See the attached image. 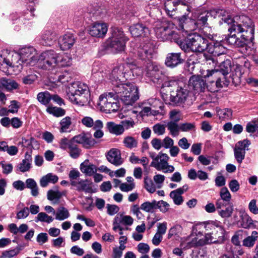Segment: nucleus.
<instances>
[{
  "mask_svg": "<svg viewBox=\"0 0 258 258\" xmlns=\"http://www.w3.org/2000/svg\"><path fill=\"white\" fill-rule=\"evenodd\" d=\"M221 20L230 25L228 28L230 34L225 39L226 43L237 47H244L253 44L254 28L252 20L245 15L231 18L224 15Z\"/></svg>",
  "mask_w": 258,
  "mask_h": 258,
  "instance_id": "obj_1",
  "label": "nucleus"
},
{
  "mask_svg": "<svg viewBox=\"0 0 258 258\" xmlns=\"http://www.w3.org/2000/svg\"><path fill=\"white\" fill-rule=\"evenodd\" d=\"M193 233L196 237L192 239L184 248H190L210 243H221L224 240L225 231L221 223L218 221H211L196 225L193 227Z\"/></svg>",
  "mask_w": 258,
  "mask_h": 258,
  "instance_id": "obj_2",
  "label": "nucleus"
},
{
  "mask_svg": "<svg viewBox=\"0 0 258 258\" xmlns=\"http://www.w3.org/2000/svg\"><path fill=\"white\" fill-rule=\"evenodd\" d=\"M232 71L231 60L227 59L222 61L218 67V69L207 70V74L205 75L206 78L212 77L215 80H212L211 85L215 86L210 88V85L207 86L209 91L211 92H217L221 88L228 85L226 76Z\"/></svg>",
  "mask_w": 258,
  "mask_h": 258,
  "instance_id": "obj_3",
  "label": "nucleus"
},
{
  "mask_svg": "<svg viewBox=\"0 0 258 258\" xmlns=\"http://www.w3.org/2000/svg\"><path fill=\"white\" fill-rule=\"evenodd\" d=\"M112 90L116 99H119L125 105H132L139 98L138 88L131 83H119L115 82Z\"/></svg>",
  "mask_w": 258,
  "mask_h": 258,
  "instance_id": "obj_4",
  "label": "nucleus"
},
{
  "mask_svg": "<svg viewBox=\"0 0 258 258\" xmlns=\"http://www.w3.org/2000/svg\"><path fill=\"white\" fill-rule=\"evenodd\" d=\"M179 46L185 52H203L209 47L208 41L205 38L196 33L188 35L185 38H181Z\"/></svg>",
  "mask_w": 258,
  "mask_h": 258,
  "instance_id": "obj_5",
  "label": "nucleus"
},
{
  "mask_svg": "<svg viewBox=\"0 0 258 258\" xmlns=\"http://www.w3.org/2000/svg\"><path fill=\"white\" fill-rule=\"evenodd\" d=\"M174 24L169 22H157L154 31L157 38L162 41H174L178 45L181 38L175 31Z\"/></svg>",
  "mask_w": 258,
  "mask_h": 258,
  "instance_id": "obj_6",
  "label": "nucleus"
},
{
  "mask_svg": "<svg viewBox=\"0 0 258 258\" xmlns=\"http://www.w3.org/2000/svg\"><path fill=\"white\" fill-rule=\"evenodd\" d=\"M68 96L73 103L83 106L89 101L88 87L86 84L80 82L72 83L69 87Z\"/></svg>",
  "mask_w": 258,
  "mask_h": 258,
  "instance_id": "obj_7",
  "label": "nucleus"
},
{
  "mask_svg": "<svg viewBox=\"0 0 258 258\" xmlns=\"http://www.w3.org/2000/svg\"><path fill=\"white\" fill-rule=\"evenodd\" d=\"M127 41V39L121 29L113 28L112 29L111 37L107 44V49L114 53L121 52L124 50Z\"/></svg>",
  "mask_w": 258,
  "mask_h": 258,
  "instance_id": "obj_8",
  "label": "nucleus"
},
{
  "mask_svg": "<svg viewBox=\"0 0 258 258\" xmlns=\"http://www.w3.org/2000/svg\"><path fill=\"white\" fill-rule=\"evenodd\" d=\"M116 99L113 91L104 93L100 96L98 105L101 111L106 113L115 112L119 108L117 103L114 101Z\"/></svg>",
  "mask_w": 258,
  "mask_h": 258,
  "instance_id": "obj_9",
  "label": "nucleus"
},
{
  "mask_svg": "<svg viewBox=\"0 0 258 258\" xmlns=\"http://www.w3.org/2000/svg\"><path fill=\"white\" fill-rule=\"evenodd\" d=\"M58 58L59 54L50 49L41 53L38 56L37 63L43 69L51 70L57 67Z\"/></svg>",
  "mask_w": 258,
  "mask_h": 258,
  "instance_id": "obj_10",
  "label": "nucleus"
},
{
  "mask_svg": "<svg viewBox=\"0 0 258 258\" xmlns=\"http://www.w3.org/2000/svg\"><path fill=\"white\" fill-rule=\"evenodd\" d=\"M18 52L24 66H33L38 61V56L36 55V51L32 46L24 47Z\"/></svg>",
  "mask_w": 258,
  "mask_h": 258,
  "instance_id": "obj_11",
  "label": "nucleus"
},
{
  "mask_svg": "<svg viewBox=\"0 0 258 258\" xmlns=\"http://www.w3.org/2000/svg\"><path fill=\"white\" fill-rule=\"evenodd\" d=\"M170 83L177 86L176 94H174V92H172L170 97V101L173 105L180 106L186 101L188 96L189 91L186 88L179 86L178 83L176 81L170 82ZM170 85H172V84H170Z\"/></svg>",
  "mask_w": 258,
  "mask_h": 258,
  "instance_id": "obj_12",
  "label": "nucleus"
},
{
  "mask_svg": "<svg viewBox=\"0 0 258 258\" xmlns=\"http://www.w3.org/2000/svg\"><path fill=\"white\" fill-rule=\"evenodd\" d=\"M198 28L196 20L187 18L185 16L178 18V29L182 33V38L191 35V32Z\"/></svg>",
  "mask_w": 258,
  "mask_h": 258,
  "instance_id": "obj_13",
  "label": "nucleus"
},
{
  "mask_svg": "<svg viewBox=\"0 0 258 258\" xmlns=\"http://www.w3.org/2000/svg\"><path fill=\"white\" fill-rule=\"evenodd\" d=\"M142 74H145L149 77L159 80L160 78L161 72L159 69V67L149 60L147 61L146 64L143 70L140 68V70H138V72L136 73L137 76Z\"/></svg>",
  "mask_w": 258,
  "mask_h": 258,
  "instance_id": "obj_14",
  "label": "nucleus"
},
{
  "mask_svg": "<svg viewBox=\"0 0 258 258\" xmlns=\"http://www.w3.org/2000/svg\"><path fill=\"white\" fill-rule=\"evenodd\" d=\"M3 64H6L11 68H16L18 71H20L24 66L23 62L18 52H13L9 53L6 57L3 58Z\"/></svg>",
  "mask_w": 258,
  "mask_h": 258,
  "instance_id": "obj_15",
  "label": "nucleus"
},
{
  "mask_svg": "<svg viewBox=\"0 0 258 258\" xmlns=\"http://www.w3.org/2000/svg\"><path fill=\"white\" fill-rule=\"evenodd\" d=\"M250 144L249 141L244 140L239 141L234 149V157L239 164H241L245 158V151L248 150V147Z\"/></svg>",
  "mask_w": 258,
  "mask_h": 258,
  "instance_id": "obj_16",
  "label": "nucleus"
},
{
  "mask_svg": "<svg viewBox=\"0 0 258 258\" xmlns=\"http://www.w3.org/2000/svg\"><path fill=\"white\" fill-rule=\"evenodd\" d=\"M154 48L153 45L148 43L140 46L137 50L138 57L142 60L146 61L150 60L153 56Z\"/></svg>",
  "mask_w": 258,
  "mask_h": 258,
  "instance_id": "obj_17",
  "label": "nucleus"
},
{
  "mask_svg": "<svg viewBox=\"0 0 258 258\" xmlns=\"http://www.w3.org/2000/svg\"><path fill=\"white\" fill-rule=\"evenodd\" d=\"M188 87L195 93L204 92L206 87V82L200 76H192L188 81Z\"/></svg>",
  "mask_w": 258,
  "mask_h": 258,
  "instance_id": "obj_18",
  "label": "nucleus"
},
{
  "mask_svg": "<svg viewBox=\"0 0 258 258\" xmlns=\"http://www.w3.org/2000/svg\"><path fill=\"white\" fill-rule=\"evenodd\" d=\"M56 34L51 30H44L41 35L40 43L44 46H52L57 40Z\"/></svg>",
  "mask_w": 258,
  "mask_h": 258,
  "instance_id": "obj_19",
  "label": "nucleus"
},
{
  "mask_svg": "<svg viewBox=\"0 0 258 258\" xmlns=\"http://www.w3.org/2000/svg\"><path fill=\"white\" fill-rule=\"evenodd\" d=\"M72 141L73 144L78 143L82 144L84 148L87 149L90 148L96 143L93 138L88 137L84 133L75 136L72 139Z\"/></svg>",
  "mask_w": 258,
  "mask_h": 258,
  "instance_id": "obj_20",
  "label": "nucleus"
},
{
  "mask_svg": "<svg viewBox=\"0 0 258 258\" xmlns=\"http://www.w3.org/2000/svg\"><path fill=\"white\" fill-rule=\"evenodd\" d=\"M108 30L106 24L104 23H94L91 27L89 34L94 37H101L105 35Z\"/></svg>",
  "mask_w": 258,
  "mask_h": 258,
  "instance_id": "obj_21",
  "label": "nucleus"
},
{
  "mask_svg": "<svg viewBox=\"0 0 258 258\" xmlns=\"http://www.w3.org/2000/svg\"><path fill=\"white\" fill-rule=\"evenodd\" d=\"M169 159V157L166 154L160 152L157 155V158L151 162V166L158 171L163 170L167 166Z\"/></svg>",
  "mask_w": 258,
  "mask_h": 258,
  "instance_id": "obj_22",
  "label": "nucleus"
},
{
  "mask_svg": "<svg viewBox=\"0 0 258 258\" xmlns=\"http://www.w3.org/2000/svg\"><path fill=\"white\" fill-rule=\"evenodd\" d=\"M239 216L240 220L239 223L241 226L245 229L255 228L256 225L251 218L246 212L245 210L240 209L239 210Z\"/></svg>",
  "mask_w": 258,
  "mask_h": 258,
  "instance_id": "obj_23",
  "label": "nucleus"
},
{
  "mask_svg": "<svg viewBox=\"0 0 258 258\" xmlns=\"http://www.w3.org/2000/svg\"><path fill=\"white\" fill-rule=\"evenodd\" d=\"M93 183L87 179L80 180V181H72L71 185L76 187L78 191H84L86 193L94 192L92 189Z\"/></svg>",
  "mask_w": 258,
  "mask_h": 258,
  "instance_id": "obj_24",
  "label": "nucleus"
},
{
  "mask_svg": "<svg viewBox=\"0 0 258 258\" xmlns=\"http://www.w3.org/2000/svg\"><path fill=\"white\" fill-rule=\"evenodd\" d=\"M127 72V69H125V64H120L113 68L111 73L109 75V79L112 82V84L114 86V84L117 82L121 83L120 80H118L119 77L123 76V74Z\"/></svg>",
  "mask_w": 258,
  "mask_h": 258,
  "instance_id": "obj_25",
  "label": "nucleus"
},
{
  "mask_svg": "<svg viewBox=\"0 0 258 258\" xmlns=\"http://www.w3.org/2000/svg\"><path fill=\"white\" fill-rule=\"evenodd\" d=\"M106 158L108 162L116 166H120L123 163L120 152L115 148H112L108 151L106 155Z\"/></svg>",
  "mask_w": 258,
  "mask_h": 258,
  "instance_id": "obj_26",
  "label": "nucleus"
},
{
  "mask_svg": "<svg viewBox=\"0 0 258 258\" xmlns=\"http://www.w3.org/2000/svg\"><path fill=\"white\" fill-rule=\"evenodd\" d=\"M75 42L74 35L71 33L64 34L58 40V44L62 50H67L71 48Z\"/></svg>",
  "mask_w": 258,
  "mask_h": 258,
  "instance_id": "obj_27",
  "label": "nucleus"
},
{
  "mask_svg": "<svg viewBox=\"0 0 258 258\" xmlns=\"http://www.w3.org/2000/svg\"><path fill=\"white\" fill-rule=\"evenodd\" d=\"M188 187L187 184L183 185L170 193V197L173 200L174 203L176 205H180L183 202V197L181 195L188 190Z\"/></svg>",
  "mask_w": 258,
  "mask_h": 258,
  "instance_id": "obj_28",
  "label": "nucleus"
},
{
  "mask_svg": "<svg viewBox=\"0 0 258 258\" xmlns=\"http://www.w3.org/2000/svg\"><path fill=\"white\" fill-rule=\"evenodd\" d=\"M183 59L181 58L180 53H169L165 59V64L170 68H174L182 63Z\"/></svg>",
  "mask_w": 258,
  "mask_h": 258,
  "instance_id": "obj_29",
  "label": "nucleus"
},
{
  "mask_svg": "<svg viewBox=\"0 0 258 258\" xmlns=\"http://www.w3.org/2000/svg\"><path fill=\"white\" fill-rule=\"evenodd\" d=\"M32 158L31 153L26 152L25 155V158L22 162L18 164L16 170L22 172H25L30 170L32 167Z\"/></svg>",
  "mask_w": 258,
  "mask_h": 258,
  "instance_id": "obj_30",
  "label": "nucleus"
},
{
  "mask_svg": "<svg viewBox=\"0 0 258 258\" xmlns=\"http://www.w3.org/2000/svg\"><path fill=\"white\" fill-rule=\"evenodd\" d=\"M215 13L214 11H204L201 13H198L196 17V22L198 28H201L202 26H206L208 18H212L213 14Z\"/></svg>",
  "mask_w": 258,
  "mask_h": 258,
  "instance_id": "obj_31",
  "label": "nucleus"
},
{
  "mask_svg": "<svg viewBox=\"0 0 258 258\" xmlns=\"http://www.w3.org/2000/svg\"><path fill=\"white\" fill-rule=\"evenodd\" d=\"M130 31L134 37H139L142 35L146 36L149 33V28L142 24H137L130 26Z\"/></svg>",
  "mask_w": 258,
  "mask_h": 258,
  "instance_id": "obj_32",
  "label": "nucleus"
},
{
  "mask_svg": "<svg viewBox=\"0 0 258 258\" xmlns=\"http://www.w3.org/2000/svg\"><path fill=\"white\" fill-rule=\"evenodd\" d=\"M179 4L185 5V3L181 0H166L164 2V6L166 13L170 16H173L177 6Z\"/></svg>",
  "mask_w": 258,
  "mask_h": 258,
  "instance_id": "obj_33",
  "label": "nucleus"
},
{
  "mask_svg": "<svg viewBox=\"0 0 258 258\" xmlns=\"http://www.w3.org/2000/svg\"><path fill=\"white\" fill-rule=\"evenodd\" d=\"M227 50L220 42H214L213 44H209L208 52L214 56H219L225 54Z\"/></svg>",
  "mask_w": 258,
  "mask_h": 258,
  "instance_id": "obj_34",
  "label": "nucleus"
},
{
  "mask_svg": "<svg viewBox=\"0 0 258 258\" xmlns=\"http://www.w3.org/2000/svg\"><path fill=\"white\" fill-rule=\"evenodd\" d=\"M80 170L83 173L89 176L93 175L97 171L96 166L90 163L88 160L81 164Z\"/></svg>",
  "mask_w": 258,
  "mask_h": 258,
  "instance_id": "obj_35",
  "label": "nucleus"
},
{
  "mask_svg": "<svg viewBox=\"0 0 258 258\" xmlns=\"http://www.w3.org/2000/svg\"><path fill=\"white\" fill-rule=\"evenodd\" d=\"M106 127L108 131L116 136L121 135L123 133V129L120 124H117L112 121L107 122Z\"/></svg>",
  "mask_w": 258,
  "mask_h": 258,
  "instance_id": "obj_36",
  "label": "nucleus"
},
{
  "mask_svg": "<svg viewBox=\"0 0 258 258\" xmlns=\"http://www.w3.org/2000/svg\"><path fill=\"white\" fill-rule=\"evenodd\" d=\"M1 85L9 91L18 88V84L14 80L3 78L0 80Z\"/></svg>",
  "mask_w": 258,
  "mask_h": 258,
  "instance_id": "obj_37",
  "label": "nucleus"
},
{
  "mask_svg": "<svg viewBox=\"0 0 258 258\" xmlns=\"http://www.w3.org/2000/svg\"><path fill=\"white\" fill-rule=\"evenodd\" d=\"M217 115L220 119H230L232 116V110L230 108L221 109L216 107Z\"/></svg>",
  "mask_w": 258,
  "mask_h": 258,
  "instance_id": "obj_38",
  "label": "nucleus"
},
{
  "mask_svg": "<svg viewBox=\"0 0 258 258\" xmlns=\"http://www.w3.org/2000/svg\"><path fill=\"white\" fill-rule=\"evenodd\" d=\"M72 59L69 54H63L60 55L59 54V58H58L57 67H65L70 66L72 64Z\"/></svg>",
  "mask_w": 258,
  "mask_h": 258,
  "instance_id": "obj_39",
  "label": "nucleus"
},
{
  "mask_svg": "<svg viewBox=\"0 0 258 258\" xmlns=\"http://www.w3.org/2000/svg\"><path fill=\"white\" fill-rule=\"evenodd\" d=\"M55 219L58 221H63L68 219L70 214L68 210L64 207H59L55 214Z\"/></svg>",
  "mask_w": 258,
  "mask_h": 258,
  "instance_id": "obj_40",
  "label": "nucleus"
},
{
  "mask_svg": "<svg viewBox=\"0 0 258 258\" xmlns=\"http://www.w3.org/2000/svg\"><path fill=\"white\" fill-rule=\"evenodd\" d=\"M26 187L31 189V195L37 197L39 195L38 187L37 183L32 178H28L26 180Z\"/></svg>",
  "mask_w": 258,
  "mask_h": 258,
  "instance_id": "obj_41",
  "label": "nucleus"
},
{
  "mask_svg": "<svg viewBox=\"0 0 258 258\" xmlns=\"http://www.w3.org/2000/svg\"><path fill=\"white\" fill-rule=\"evenodd\" d=\"M257 237V232L256 231H252L250 236L243 240V245L248 247L253 246Z\"/></svg>",
  "mask_w": 258,
  "mask_h": 258,
  "instance_id": "obj_42",
  "label": "nucleus"
},
{
  "mask_svg": "<svg viewBox=\"0 0 258 258\" xmlns=\"http://www.w3.org/2000/svg\"><path fill=\"white\" fill-rule=\"evenodd\" d=\"M122 64H125V69H130L132 71L133 74H136L138 70H140V68L136 66L135 60L132 58L127 57L125 60V63Z\"/></svg>",
  "mask_w": 258,
  "mask_h": 258,
  "instance_id": "obj_43",
  "label": "nucleus"
},
{
  "mask_svg": "<svg viewBox=\"0 0 258 258\" xmlns=\"http://www.w3.org/2000/svg\"><path fill=\"white\" fill-rule=\"evenodd\" d=\"M156 201L153 200L151 202H146L141 204L140 208L141 210L148 212L153 213L156 209Z\"/></svg>",
  "mask_w": 258,
  "mask_h": 258,
  "instance_id": "obj_44",
  "label": "nucleus"
},
{
  "mask_svg": "<svg viewBox=\"0 0 258 258\" xmlns=\"http://www.w3.org/2000/svg\"><path fill=\"white\" fill-rule=\"evenodd\" d=\"M37 98L41 104L46 105L51 100V95L47 91L40 92L38 94Z\"/></svg>",
  "mask_w": 258,
  "mask_h": 258,
  "instance_id": "obj_45",
  "label": "nucleus"
},
{
  "mask_svg": "<svg viewBox=\"0 0 258 258\" xmlns=\"http://www.w3.org/2000/svg\"><path fill=\"white\" fill-rule=\"evenodd\" d=\"M72 124L71 118L69 116H67L62 118L60 121V132L67 133L69 132L70 125Z\"/></svg>",
  "mask_w": 258,
  "mask_h": 258,
  "instance_id": "obj_46",
  "label": "nucleus"
},
{
  "mask_svg": "<svg viewBox=\"0 0 258 258\" xmlns=\"http://www.w3.org/2000/svg\"><path fill=\"white\" fill-rule=\"evenodd\" d=\"M63 195L62 193L58 190H49L47 192V199L54 203H58L60 198Z\"/></svg>",
  "mask_w": 258,
  "mask_h": 258,
  "instance_id": "obj_47",
  "label": "nucleus"
},
{
  "mask_svg": "<svg viewBox=\"0 0 258 258\" xmlns=\"http://www.w3.org/2000/svg\"><path fill=\"white\" fill-rule=\"evenodd\" d=\"M124 146L128 149H133L138 146V140L131 136L125 137L123 141Z\"/></svg>",
  "mask_w": 258,
  "mask_h": 258,
  "instance_id": "obj_48",
  "label": "nucleus"
},
{
  "mask_svg": "<svg viewBox=\"0 0 258 258\" xmlns=\"http://www.w3.org/2000/svg\"><path fill=\"white\" fill-rule=\"evenodd\" d=\"M166 126L173 137H176L178 135L180 129V125H178L177 122L169 121L167 123Z\"/></svg>",
  "mask_w": 258,
  "mask_h": 258,
  "instance_id": "obj_49",
  "label": "nucleus"
},
{
  "mask_svg": "<svg viewBox=\"0 0 258 258\" xmlns=\"http://www.w3.org/2000/svg\"><path fill=\"white\" fill-rule=\"evenodd\" d=\"M233 212V205L230 203L228 207L225 209L223 208L218 211V214L223 218H229L231 217Z\"/></svg>",
  "mask_w": 258,
  "mask_h": 258,
  "instance_id": "obj_50",
  "label": "nucleus"
},
{
  "mask_svg": "<svg viewBox=\"0 0 258 258\" xmlns=\"http://www.w3.org/2000/svg\"><path fill=\"white\" fill-rule=\"evenodd\" d=\"M144 184L146 189L150 193H153L156 191L157 186L155 184L153 180L148 176L144 178Z\"/></svg>",
  "mask_w": 258,
  "mask_h": 258,
  "instance_id": "obj_51",
  "label": "nucleus"
},
{
  "mask_svg": "<svg viewBox=\"0 0 258 258\" xmlns=\"http://www.w3.org/2000/svg\"><path fill=\"white\" fill-rule=\"evenodd\" d=\"M103 126V122L100 120H95V124L93 129L96 130L94 133V137L96 138L99 139L103 137V132L101 131V128Z\"/></svg>",
  "mask_w": 258,
  "mask_h": 258,
  "instance_id": "obj_52",
  "label": "nucleus"
},
{
  "mask_svg": "<svg viewBox=\"0 0 258 258\" xmlns=\"http://www.w3.org/2000/svg\"><path fill=\"white\" fill-rule=\"evenodd\" d=\"M46 111L50 114H53L56 117H60L65 114V110L59 107L49 106L47 108Z\"/></svg>",
  "mask_w": 258,
  "mask_h": 258,
  "instance_id": "obj_53",
  "label": "nucleus"
},
{
  "mask_svg": "<svg viewBox=\"0 0 258 258\" xmlns=\"http://www.w3.org/2000/svg\"><path fill=\"white\" fill-rule=\"evenodd\" d=\"M53 218L51 216H48L44 212L39 213L37 217L35 219V221L38 222V221L46 222L50 223L53 221Z\"/></svg>",
  "mask_w": 258,
  "mask_h": 258,
  "instance_id": "obj_54",
  "label": "nucleus"
},
{
  "mask_svg": "<svg viewBox=\"0 0 258 258\" xmlns=\"http://www.w3.org/2000/svg\"><path fill=\"white\" fill-rule=\"evenodd\" d=\"M69 149V154L72 158L77 159L80 155L81 150L76 144L71 143Z\"/></svg>",
  "mask_w": 258,
  "mask_h": 258,
  "instance_id": "obj_55",
  "label": "nucleus"
},
{
  "mask_svg": "<svg viewBox=\"0 0 258 258\" xmlns=\"http://www.w3.org/2000/svg\"><path fill=\"white\" fill-rule=\"evenodd\" d=\"M182 227L181 225L176 224L172 227L168 231V238L170 239L173 236L177 235L180 234L182 231Z\"/></svg>",
  "mask_w": 258,
  "mask_h": 258,
  "instance_id": "obj_56",
  "label": "nucleus"
},
{
  "mask_svg": "<svg viewBox=\"0 0 258 258\" xmlns=\"http://www.w3.org/2000/svg\"><path fill=\"white\" fill-rule=\"evenodd\" d=\"M156 209H159L163 213L167 212L170 208V205L167 202L163 200L156 201Z\"/></svg>",
  "mask_w": 258,
  "mask_h": 258,
  "instance_id": "obj_57",
  "label": "nucleus"
},
{
  "mask_svg": "<svg viewBox=\"0 0 258 258\" xmlns=\"http://www.w3.org/2000/svg\"><path fill=\"white\" fill-rule=\"evenodd\" d=\"M219 195L221 199L230 203L231 199V195L227 187H223L221 188Z\"/></svg>",
  "mask_w": 258,
  "mask_h": 258,
  "instance_id": "obj_58",
  "label": "nucleus"
},
{
  "mask_svg": "<svg viewBox=\"0 0 258 258\" xmlns=\"http://www.w3.org/2000/svg\"><path fill=\"white\" fill-rule=\"evenodd\" d=\"M246 130L251 133L258 132V119L248 122L246 125Z\"/></svg>",
  "mask_w": 258,
  "mask_h": 258,
  "instance_id": "obj_59",
  "label": "nucleus"
},
{
  "mask_svg": "<svg viewBox=\"0 0 258 258\" xmlns=\"http://www.w3.org/2000/svg\"><path fill=\"white\" fill-rule=\"evenodd\" d=\"M165 125L157 123L153 126V131L157 135L162 136L165 133Z\"/></svg>",
  "mask_w": 258,
  "mask_h": 258,
  "instance_id": "obj_60",
  "label": "nucleus"
},
{
  "mask_svg": "<svg viewBox=\"0 0 258 258\" xmlns=\"http://www.w3.org/2000/svg\"><path fill=\"white\" fill-rule=\"evenodd\" d=\"M81 123L83 125L87 127H94L95 121L90 116H85L81 119Z\"/></svg>",
  "mask_w": 258,
  "mask_h": 258,
  "instance_id": "obj_61",
  "label": "nucleus"
},
{
  "mask_svg": "<svg viewBox=\"0 0 258 258\" xmlns=\"http://www.w3.org/2000/svg\"><path fill=\"white\" fill-rule=\"evenodd\" d=\"M1 165L3 169V173L8 175L11 173L13 169V166L11 163H7L5 161H2Z\"/></svg>",
  "mask_w": 258,
  "mask_h": 258,
  "instance_id": "obj_62",
  "label": "nucleus"
},
{
  "mask_svg": "<svg viewBox=\"0 0 258 258\" xmlns=\"http://www.w3.org/2000/svg\"><path fill=\"white\" fill-rule=\"evenodd\" d=\"M29 215V208L27 207H25L17 213L16 218L17 219H24L27 218Z\"/></svg>",
  "mask_w": 258,
  "mask_h": 258,
  "instance_id": "obj_63",
  "label": "nucleus"
},
{
  "mask_svg": "<svg viewBox=\"0 0 258 258\" xmlns=\"http://www.w3.org/2000/svg\"><path fill=\"white\" fill-rule=\"evenodd\" d=\"M21 250L19 247L11 249L10 250L6 251L3 253V256L6 258H11L16 255H17Z\"/></svg>",
  "mask_w": 258,
  "mask_h": 258,
  "instance_id": "obj_64",
  "label": "nucleus"
}]
</instances>
